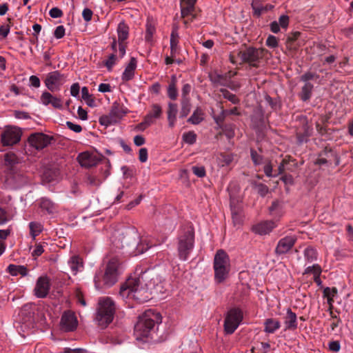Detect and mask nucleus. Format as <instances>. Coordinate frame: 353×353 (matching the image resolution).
<instances>
[{
    "mask_svg": "<svg viewBox=\"0 0 353 353\" xmlns=\"http://www.w3.org/2000/svg\"><path fill=\"white\" fill-rule=\"evenodd\" d=\"M69 265L72 272L77 273L80 266H82V260L78 256H73L69 261Z\"/></svg>",
    "mask_w": 353,
    "mask_h": 353,
    "instance_id": "obj_43",
    "label": "nucleus"
},
{
    "mask_svg": "<svg viewBox=\"0 0 353 353\" xmlns=\"http://www.w3.org/2000/svg\"><path fill=\"white\" fill-rule=\"evenodd\" d=\"M210 81L215 85H225L227 83V76L219 74L216 72L209 74Z\"/></svg>",
    "mask_w": 353,
    "mask_h": 353,
    "instance_id": "obj_35",
    "label": "nucleus"
},
{
    "mask_svg": "<svg viewBox=\"0 0 353 353\" xmlns=\"http://www.w3.org/2000/svg\"><path fill=\"white\" fill-rule=\"evenodd\" d=\"M250 157L254 165H259L263 163V157L253 148L250 149Z\"/></svg>",
    "mask_w": 353,
    "mask_h": 353,
    "instance_id": "obj_45",
    "label": "nucleus"
},
{
    "mask_svg": "<svg viewBox=\"0 0 353 353\" xmlns=\"http://www.w3.org/2000/svg\"><path fill=\"white\" fill-rule=\"evenodd\" d=\"M39 207L43 212L49 214H54L57 211V205L46 197H43L40 199Z\"/></svg>",
    "mask_w": 353,
    "mask_h": 353,
    "instance_id": "obj_25",
    "label": "nucleus"
},
{
    "mask_svg": "<svg viewBox=\"0 0 353 353\" xmlns=\"http://www.w3.org/2000/svg\"><path fill=\"white\" fill-rule=\"evenodd\" d=\"M274 228V223L271 221L261 222L252 227V231L260 235L266 234L270 232Z\"/></svg>",
    "mask_w": 353,
    "mask_h": 353,
    "instance_id": "obj_24",
    "label": "nucleus"
},
{
    "mask_svg": "<svg viewBox=\"0 0 353 353\" xmlns=\"http://www.w3.org/2000/svg\"><path fill=\"white\" fill-rule=\"evenodd\" d=\"M266 46L269 48H274L278 46V39L273 35H269L266 40Z\"/></svg>",
    "mask_w": 353,
    "mask_h": 353,
    "instance_id": "obj_60",
    "label": "nucleus"
},
{
    "mask_svg": "<svg viewBox=\"0 0 353 353\" xmlns=\"http://www.w3.org/2000/svg\"><path fill=\"white\" fill-rule=\"evenodd\" d=\"M251 6L254 15L258 17L272 8L271 6L268 5L263 6L260 0H252Z\"/></svg>",
    "mask_w": 353,
    "mask_h": 353,
    "instance_id": "obj_32",
    "label": "nucleus"
},
{
    "mask_svg": "<svg viewBox=\"0 0 353 353\" xmlns=\"http://www.w3.org/2000/svg\"><path fill=\"white\" fill-rule=\"evenodd\" d=\"M191 89L192 87L189 83H185L183 85L181 90V99H190L188 95L191 91Z\"/></svg>",
    "mask_w": 353,
    "mask_h": 353,
    "instance_id": "obj_59",
    "label": "nucleus"
},
{
    "mask_svg": "<svg viewBox=\"0 0 353 353\" xmlns=\"http://www.w3.org/2000/svg\"><path fill=\"white\" fill-rule=\"evenodd\" d=\"M265 165L263 167V171L265 174L268 177H276L278 174H276V171L273 172V167L270 161H265Z\"/></svg>",
    "mask_w": 353,
    "mask_h": 353,
    "instance_id": "obj_46",
    "label": "nucleus"
},
{
    "mask_svg": "<svg viewBox=\"0 0 353 353\" xmlns=\"http://www.w3.org/2000/svg\"><path fill=\"white\" fill-rule=\"evenodd\" d=\"M119 294L123 298L134 299L138 303H143L151 299L148 290L139 287V279L134 278L128 279L121 286Z\"/></svg>",
    "mask_w": 353,
    "mask_h": 353,
    "instance_id": "obj_4",
    "label": "nucleus"
},
{
    "mask_svg": "<svg viewBox=\"0 0 353 353\" xmlns=\"http://www.w3.org/2000/svg\"><path fill=\"white\" fill-rule=\"evenodd\" d=\"M263 331L267 334H274L281 327L280 321L274 318L266 319L263 323Z\"/></svg>",
    "mask_w": 353,
    "mask_h": 353,
    "instance_id": "obj_26",
    "label": "nucleus"
},
{
    "mask_svg": "<svg viewBox=\"0 0 353 353\" xmlns=\"http://www.w3.org/2000/svg\"><path fill=\"white\" fill-rule=\"evenodd\" d=\"M168 96L172 100H176L178 97L176 78L174 75L171 77V81L168 88Z\"/></svg>",
    "mask_w": 353,
    "mask_h": 353,
    "instance_id": "obj_37",
    "label": "nucleus"
},
{
    "mask_svg": "<svg viewBox=\"0 0 353 353\" xmlns=\"http://www.w3.org/2000/svg\"><path fill=\"white\" fill-rule=\"evenodd\" d=\"M321 274L322 268L320 265L316 263L313 264L312 266H308L304 270L303 274H312L314 276L315 274Z\"/></svg>",
    "mask_w": 353,
    "mask_h": 353,
    "instance_id": "obj_47",
    "label": "nucleus"
},
{
    "mask_svg": "<svg viewBox=\"0 0 353 353\" xmlns=\"http://www.w3.org/2000/svg\"><path fill=\"white\" fill-rule=\"evenodd\" d=\"M155 32L156 28L152 22L148 21L146 23V30L145 35V39L147 42L152 41V37Z\"/></svg>",
    "mask_w": 353,
    "mask_h": 353,
    "instance_id": "obj_41",
    "label": "nucleus"
},
{
    "mask_svg": "<svg viewBox=\"0 0 353 353\" xmlns=\"http://www.w3.org/2000/svg\"><path fill=\"white\" fill-rule=\"evenodd\" d=\"M191 106L190 99H181L179 113L180 118H185L188 115L191 110Z\"/></svg>",
    "mask_w": 353,
    "mask_h": 353,
    "instance_id": "obj_39",
    "label": "nucleus"
},
{
    "mask_svg": "<svg viewBox=\"0 0 353 353\" xmlns=\"http://www.w3.org/2000/svg\"><path fill=\"white\" fill-rule=\"evenodd\" d=\"M213 268L216 283H221L228 277L230 262L228 254L224 250H217L214 258Z\"/></svg>",
    "mask_w": 353,
    "mask_h": 353,
    "instance_id": "obj_7",
    "label": "nucleus"
},
{
    "mask_svg": "<svg viewBox=\"0 0 353 353\" xmlns=\"http://www.w3.org/2000/svg\"><path fill=\"white\" fill-rule=\"evenodd\" d=\"M161 322V316L159 313L150 310L145 312L134 325L135 339L137 341L147 342L154 331L155 324Z\"/></svg>",
    "mask_w": 353,
    "mask_h": 353,
    "instance_id": "obj_1",
    "label": "nucleus"
},
{
    "mask_svg": "<svg viewBox=\"0 0 353 353\" xmlns=\"http://www.w3.org/2000/svg\"><path fill=\"white\" fill-rule=\"evenodd\" d=\"M203 112L201 108H197L192 114V116L188 119V122L192 124H199L200 123L203 118L202 117Z\"/></svg>",
    "mask_w": 353,
    "mask_h": 353,
    "instance_id": "obj_40",
    "label": "nucleus"
},
{
    "mask_svg": "<svg viewBox=\"0 0 353 353\" xmlns=\"http://www.w3.org/2000/svg\"><path fill=\"white\" fill-rule=\"evenodd\" d=\"M81 94L82 99L85 101L88 106L94 108L97 105L95 102V97L89 93L88 88L87 87L84 86L82 88Z\"/></svg>",
    "mask_w": 353,
    "mask_h": 353,
    "instance_id": "obj_38",
    "label": "nucleus"
},
{
    "mask_svg": "<svg viewBox=\"0 0 353 353\" xmlns=\"http://www.w3.org/2000/svg\"><path fill=\"white\" fill-rule=\"evenodd\" d=\"M183 139L187 143L193 144L194 143L196 142V135L194 132L190 131L187 133L183 134Z\"/></svg>",
    "mask_w": 353,
    "mask_h": 353,
    "instance_id": "obj_53",
    "label": "nucleus"
},
{
    "mask_svg": "<svg viewBox=\"0 0 353 353\" xmlns=\"http://www.w3.org/2000/svg\"><path fill=\"white\" fill-rule=\"evenodd\" d=\"M297 241L295 236H286L281 239L275 248V253L277 255H283L288 253Z\"/></svg>",
    "mask_w": 353,
    "mask_h": 353,
    "instance_id": "obj_17",
    "label": "nucleus"
},
{
    "mask_svg": "<svg viewBox=\"0 0 353 353\" xmlns=\"http://www.w3.org/2000/svg\"><path fill=\"white\" fill-rule=\"evenodd\" d=\"M301 126L297 128L296 136L299 144L306 143L309 137L312 135V128L308 125L307 117L305 116L299 117Z\"/></svg>",
    "mask_w": 353,
    "mask_h": 353,
    "instance_id": "obj_14",
    "label": "nucleus"
},
{
    "mask_svg": "<svg viewBox=\"0 0 353 353\" xmlns=\"http://www.w3.org/2000/svg\"><path fill=\"white\" fill-rule=\"evenodd\" d=\"M319 77V75L316 73L311 72H307L301 77V81H303L305 83H309L308 82L309 81L314 79H316Z\"/></svg>",
    "mask_w": 353,
    "mask_h": 353,
    "instance_id": "obj_56",
    "label": "nucleus"
},
{
    "mask_svg": "<svg viewBox=\"0 0 353 353\" xmlns=\"http://www.w3.org/2000/svg\"><path fill=\"white\" fill-rule=\"evenodd\" d=\"M220 92L222 93L223 97L232 102L233 104H239L240 102V99L236 97V94L230 92L226 89L221 88Z\"/></svg>",
    "mask_w": 353,
    "mask_h": 353,
    "instance_id": "obj_42",
    "label": "nucleus"
},
{
    "mask_svg": "<svg viewBox=\"0 0 353 353\" xmlns=\"http://www.w3.org/2000/svg\"><path fill=\"white\" fill-rule=\"evenodd\" d=\"M233 155L231 154H221L220 161L221 166L229 165L233 161Z\"/></svg>",
    "mask_w": 353,
    "mask_h": 353,
    "instance_id": "obj_54",
    "label": "nucleus"
},
{
    "mask_svg": "<svg viewBox=\"0 0 353 353\" xmlns=\"http://www.w3.org/2000/svg\"><path fill=\"white\" fill-rule=\"evenodd\" d=\"M231 212L234 223L235 224L240 223L241 222V219L239 208L231 205Z\"/></svg>",
    "mask_w": 353,
    "mask_h": 353,
    "instance_id": "obj_55",
    "label": "nucleus"
},
{
    "mask_svg": "<svg viewBox=\"0 0 353 353\" xmlns=\"http://www.w3.org/2000/svg\"><path fill=\"white\" fill-rule=\"evenodd\" d=\"M338 294V290L336 288H329L326 287L324 288L323 292V296L324 298H334Z\"/></svg>",
    "mask_w": 353,
    "mask_h": 353,
    "instance_id": "obj_50",
    "label": "nucleus"
},
{
    "mask_svg": "<svg viewBox=\"0 0 353 353\" xmlns=\"http://www.w3.org/2000/svg\"><path fill=\"white\" fill-rule=\"evenodd\" d=\"M117 57L114 54H111L108 59L105 61L104 65L107 68L108 71H111L112 67L116 63Z\"/></svg>",
    "mask_w": 353,
    "mask_h": 353,
    "instance_id": "obj_58",
    "label": "nucleus"
},
{
    "mask_svg": "<svg viewBox=\"0 0 353 353\" xmlns=\"http://www.w3.org/2000/svg\"><path fill=\"white\" fill-rule=\"evenodd\" d=\"M50 290V279L47 276H42L38 278L34 289V295L37 298H46Z\"/></svg>",
    "mask_w": 353,
    "mask_h": 353,
    "instance_id": "obj_16",
    "label": "nucleus"
},
{
    "mask_svg": "<svg viewBox=\"0 0 353 353\" xmlns=\"http://www.w3.org/2000/svg\"><path fill=\"white\" fill-rule=\"evenodd\" d=\"M177 112V105L176 103H169L167 114L168 125L169 127L171 128H174V126L175 125Z\"/></svg>",
    "mask_w": 353,
    "mask_h": 353,
    "instance_id": "obj_28",
    "label": "nucleus"
},
{
    "mask_svg": "<svg viewBox=\"0 0 353 353\" xmlns=\"http://www.w3.org/2000/svg\"><path fill=\"white\" fill-rule=\"evenodd\" d=\"M53 140L54 137L52 136L43 132L32 133L28 139L30 145L37 150H41L48 147Z\"/></svg>",
    "mask_w": 353,
    "mask_h": 353,
    "instance_id": "obj_12",
    "label": "nucleus"
},
{
    "mask_svg": "<svg viewBox=\"0 0 353 353\" xmlns=\"http://www.w3.org/2000/svg\"><path fill=\"white\" fill-rule=\"evenodd\" d=\"M137 61L136 58L131 57L130 62L125 67L122 74L121 79L123 81H128L134 78V71L137 68Z\"/></svg>",
    "mask_w": 353,
    "mask_h": 353,
    "instance_id": "obj_23",
    "label": "nucleus"
},
{
    "mask_svg": "<svg viewBox=\"0 0 353 353\" xmlns=\"http://www.w3.org/2000/svg\"><path fill=\"white\" fill-rule=\"evenodd\" d=\"M197 0H181V14L182 18H185L189 15H192L193 18H195V15L193 14V12L195 10V4Z\"/></svg>",
    "mask_w": 353,
    "mask_h": 353,
    "instance_id": "obj_20",
    "label": "nucleus"
},
{
    "mask_svg": "<svg viewBox=\"0 0 353 353\" xmlns=\"http://www.w3.org/2000/svg\"><path fill=\"white\" fill-rule=\"evenodd\" d=\"M121 262L117 257L112 258L108 263L104 272L99 271L96 273L94 279L95 287L98 290L108 288L118 281V275Z\"/></svg>",
    "mask_w": 353,
    "mask_h": 353,
    "instance_id": "obj_3",
    "label": "nucleus"
},
{
    "mask_svg": "<svg viewBox=\"0 0 353 353\" xmlns=\"http://www.w3.org/2000/svg\"><path fill=\"white\" fill-rule=\"evenodd\" d=\"M329 350L333 352H338L341 349L340 342L339 341H330L328 344Z\"/></svg>",
    "mask_w": 353,
    "mask_h": 353,
    "instance_id": "obj_64",
    "label": "nucleus"
},
{
    "mask_svg": "<svg viewBox=\"0 0 353 353\" xmlns=\"http://www.w3.org/2000/svg\"><path fill=\"white\" fill-rule=\"evenodd\" d=\"M292 161H293V159L290 156H285L279 165L278 171H276V174H278V176L283 174L285 170V165Z\"/></svg>",
    "mask_w": 353,
    "mask_h": 353,
    "instance_id": "obj_51",
    "label": "nucleus"
},
{
    "mask_svg": "<svg viewBox=\"0 0 353 353\" xmlns=\"http://www.w3.org/2000/svg\"><path fill=\"white\" fill-rule=\"evenodd\" d=\"M116 312L114 301L108 296L99 300L94 321L101 329L106 328L113 321Z\"/></svg>",
    "mask_w": 353,
    "mask_h": 353,
    "instance_id": "obj_5",
    "label": "nucleus"
},
{
    "mask_svg": "<svg viewBox=\"0 0 353 353\" xmlns=\"http://www.w3.org/2000/svg\"><path fill=\"white\" fill-rule=\"evenodd\" d=\"M128 110L123 104L114 102L108 115H103L99 118V123L102 125L108 126L117 123L127 114Z\"/></svg>",
    "mask_w": 353,
    "mask_h": 353,
    "instance_id": "obj_8",
    "label": "nucleus"
},
{
    "mask_svg": "<svg viewBox=\"0 0 353 353\" xmlns=\"http://www.w3.org/2000/svg\"><path fill=\"white\" fill-rule=\"evenodd\" d=\"M194 246V231L192 227L183 228L179 234L177 250L181 260L186 261Z\"/></svg>",
    "mask_w": 353,
    "mask_h": 353,
    "instance_id": "obj_6",
    "label": "nucleus"
},
{
    "mask_svg": "<svg viewBox=\"0 0 353 353\" xmlns=\"http://www.w3.org/2000/svg\"><path fill=\"white\" fill-rule=\"evenodd\" d=\"M221 113L219 116L214 117V121L217 125H221L223 123L225 117H228V114L240 115V112L238 108L234 107L231 110H225L223 106H221Z\"/></svg>",
    "mask_w": 353,
    "mask_h": 353,
    "instance_id": "obj_27",
    "label": "nucleus"
},
{
    "mask_svg": "<svg viewBox=\"0 0 353 353\" xmlns=\"http://www.w3.org/2000/svg\"><path fill=\"white\" fill-rule=\"evenodd\" d=\"M151 245H149L148 243H144L142 241L137 245L136 252L137 254H142L144 252L147 251Z\"/></svg>",
    "mask_w": 353,
    "mask_h": 353,
    "instance_id": "obj_62",
    "label": "nucleus"
},
{
    "mask_svg": "<svg viewBox=\"0 0 353 353\" xmlns=\"http://www.w3.org/2000/svg\"><path fill=\"white\" fill-rule=\"evenodd\" d=\"M303 255L307 263H312L317 260L318 252L312 246H307L303 251Z\"/></svg>",
    "mask_w": 353,
    "mask_h": 353,
    "instance_id": "obj_36",
    "label": "nucleus"
},
{
    "mask_svg": "<svg viewBox=\"0 0 353 353\" xmlns=\"http://www.w3.org/2000/svg\"><path fill=\"white\" fill-rule=\"evenodd\" d=\"M64 81V75L59 71H54L48 74L44 83L49 90L55 92L60 89Z\"/></svg>",
    "mask_w": 353,
    "mask_h": 353,
    "instance_id": "obj_15",
    "label": "nucleus"
},
{
    "mask_svg": "<svg viewBox=\"0 0 353 353\" xmlns=\"http://www.w3.org/2000/svg\"><path fill=\"white\" fill-rule=\"evenodd\" d=\"M12 19L11 18H7V21L8 22L6 25H2L0 26V36L3 38L7 37L10 32V25L12 23Z\"/></svg>",
    "mask_w": 353,
    "mask_h": 353,
    "instance_id": "obj_52",
    "label": "nucleus"
},
{
    "mask_svg": "<svg viewBox=\"0 0 353 353\" xmlns=\"http://www.w3.org/2000/svg\"><path fill=\"white\" fill-rule=\"evenodd\" d=\"M62 328L66 332H71L76 329L77 320L74 314L71 311L65 312L61 319Z\"/></svg>",
    "mask_w": 353,
    "mask_h": 353,
    "instance_id": "obj_18",
    "label": "nucleus"
},
{
    "mask_svg": "<svg viewBox=\"0 0 353 353\" xmlns=\"http://www.w3.org/2000/svg\"><path fill=\"white\" fill-rule=\"evenodd\" d=\"M7 272L12 276L21 275L25 276L28 274V270L24 265L10 264L7 268Z\"/></svg>",
    "mask_w": 353,
    "mask_h": 353,
    "instance_id": "obj_31",
    "label": "nucleus"
},
{
    "mask_svg": "<svg viewBox=\"0 0 353 353\" xmlns=\"http://www.w3.org/2000/svg\"><path fill=\"white\" fill-rule=\"evenodd\" d=\"M243 319L241 308L235 307L228 310L224 320V332L227 334H233L238 328Z\"/></svg>",
    "mask_w": 353,
    "mask_h": 353,
    "instance_id": "obj_9",
    "label": "nucleus"
},
{
    "mask_svg": "<svg viewBox=\"0 0 353 353\" xmlns=\"http://www.w3.org/2000/svg\"><path fill=\"white\" fill-rule=\"evenodd\" d=\"M285 330H295L298 327L296 314L290 308L287 309L286 315L284 317Z\"/></svg>",
    "mask_w": 353,
    "mask_h": 353,
    "instance_id": "obj_22",
    "label": "nucleus"
},
{
    "mask_svg": "<svg viewBox=\"0 0 353 353\" xmlns=\"http://www.w3.org/2000/svg\"><path fill=\"white\" fill-rule=\"evenodd\" d=\"M118 34V43H125L129 36V26L124 22L121 21L119 23L117 29Z\"/></svg>",
    "mask_w": 353,
    "mask_h": 353,
    "instance_id": "obj_30",
    "label": "nucleus"
},
{
    "mask_svg": "<svg viewBox=\"0 0 353 353\" xmlns=\"http://www.w3.org/2000/svg\"><path fill=\"white\" fill-rule=\"evenodd\" d=\"M332 163L335 166L340 164V157L336 150L330 145L325 146L318 154V158L316 159L315 165H331Z\"/></svg>",
    "mask_w": 353,
    "mask_h": 353,
    "instance_id": "obj_10",
    "label": "nucleus"
},
{
    "mask_svg": "<svg viewBox=\"0 0 353 353\" xmlns=\"http://www.w3.org/2000/svg\"><path fill=\"white\" fill-rule=\"evenodd\" d=\"M65 28L63 26H59L54 31V36L57 39H61L65 36Z\"/></svg>",
    "mask_w": 353,
    "mask_h": 353,
    "instance_id": "obj_63",
    "label": "nucleus"
},
{
    "mask_svg": "<svg viewBox=\"0 0 353 353\" xmlns=\"http://www.w3.org/2000/svg\"><path fill=\"white\" fill-rule=\"evenodd\" d=\"M163 113L162 108L159 104L154 103L151 105V110L145 116L146 122L152 125L155 123V120L159 119Z\"/></svg>",
    "mask_w": 353,
    "mask_h": 353,
    "instance_id": "obj_21",
    "label": "nucleus"
},
{
    "mask_svg": "<svg viewBox=\"0 0 353 353\" xmlns=\"http://www.w3.org/2000/svg\"><path fill=\"white\" fill-rule=\"evenodd\" d=\"M265 50L245 47L230 53L229 60L234 65L248 63L250 67L258 68L264 57Z\"/></svg>",
    "mask_w": 353,
    "mask_h": 353,
    "instance_id": "obj_2",
    "label": "nucleus"
},
{
    "mask_svg": "<svg viewBox=\"0 0 353 353\" xmlns=\"http://www.w3.org/2000/svg\"><path fill=\"white\" fill-rule=\"evenodd\" d=\"M219 126L228 138H232L234 137V132L233 125L232 124L224 125L223 123L222 124L219 125Z\"/></svg>",
    "mask_w": 353,
    "mask_h": 353,
    "instance_id": "obj_49",
    "label": "nucleus"
},
{
    "mask_svg": "<svg viewBox=\"0 0 353 353\" xmlns=\"http://www.w3.org/2000/svg\"><path fill=\"white\" fill-rule=\"evenodd\" d=\"M192 172L198 177L203 178L205 176L206 172L203 166H193Z\"/></svg>",
    "mask_w": 353,
    "mask_h": 353,
    "instance_id": "obj_57",
    "label": "nucleus"
},
{
    "mask_svg": "<svg viewBox=\"0 0 353 353\" xmlns=\"http://www.w3.org/2000/svg\"><path fill=\"white\" fill-rule=\"evenodd\" d=\"M30 230V235L33 240L39 236L43 230V225L38 221H31L28 225Z\"/></svg>",
    "mask_w": 353,
    "mask_h": 353,
    "instance_id": "obj_34",
    "label": "nucleus"
},
{
    "mask_svg": "<svg viewBox=\"0 0 353 353\" xmlns=\"http://www.w3.org/2000/svg\"><path fill=\"white\" fill-rule=\"evenodd\" d=\"M22 132L17 127H7L1 134V141L4 146H12L21 140Z\"/></svg>",
    "mask_w": 353,
    "mask_h": 353,
    "instance_id": "obj_11",
    "label": "nucleus"
},
{
    "mask_svg": "<svg viewBox=\"0 0 353 353\" xmlns=\"http://www.w3.org/2000/svg\"><path fill=\"white\" fill-rule=\"evenodd\" d=\"M138 235L134 230H128L119 234L114 241L113 244L117 248L123 249L125 247L137 244Z\"/></svg>",
    "mask_w": 353,
    "mask_h": 353,
    "instance_id": "obj_13",
    "label": "nucleus"
},
{
    "mask_svg": "<svg viewBox=\"0 0 353 353\" xmlns=\"http://www.w3.org/2000/svg\"><path fill=\"white\" fill-rule=\"evenodd\" d=\"M41 102L44 105H51L54 108L62 109L63 103L60 98L53 96L48 92H43L41 96Z\"/></svg>",
    "mask_w": 353,
    "mask_h": 353,
    "instance_id": "obj_19",
    "label": "nucleus"
},
{
    "mask_svg": "<svg viewBox=\"0 0 353 353\" xmlns=\"http://www.w3.org/2000/svg\"><path fill=\"white\" fill-rule=\"evenodd\" d=\"M313 89L314 85L311 83H305L299 94L300 99L303 101H309L312 97Z\"/></svg>",
    "mask_w": 353,
    "mask_h": 353,
    "instance_id": "obj_33",
    "label": "nucleus"
},
{
    "mask_svg": "<svg viewBox=\"0 0 353 353\" xmlns=\"http://www.w3.org/2000/svg\"><path fill=\"white\" fill-rule=\"evenodd\" d=\"M179 37L176 30H172L170 34V54L172 57H177L179 54L178 46Z\"/></svg>",
    "mask_w": 353,
    "mask_h": 353,
    "instance_id": "obj_29",
    "label": "nucleus"
},
{
    "mask_svg": "<svg viewBox=\"0 0 353 353\" xmlns=\"http://www.w3.org/2000/svg\"><path fill=\"white\" fill-rule=\"evenodd\" d=\"M90 158V155L88 152L80 153L77 157L80 164L82 166H85V167L90 166V164L89 163Z\"/></svg>",
    "mask_w": 353,
    "mask_h": 353,
    "instance_id": "obj_48",
    "label": "nucleus"
},
{
    "mask_svg": "<svg viewBox=\"0 0 353 353\" xmlns=\"http://www.w3.org/2000/svg\"><path fill=\"white\" fill-rule=\"evenodd\" d=\"M6 165L14 166L19 163L18 157L14 152H8L4 155Z\"/></svg>",
    "mask_w": 353,
    "mask_h": 353,
    "instance_id": "obj_44",
    "label": "nucleus"
},
{
    "mask_svg": "<svg viewBox=\"0 0 353 353\" xmlns=\"http://www.w3.org/2000/svg\"><path fill=\"white\" fill-rule=\"evenodd\" d=\"M43 252H44L43 245H42V243H36L35 248L33 250V252H32V255L34 257H38V256H41Z\"/></svg>",
    "mask_w": 353,
    "mask_h": 353,
    "instance_id": "obj_61",
    "label": "nucleus"
}]
</instances>
